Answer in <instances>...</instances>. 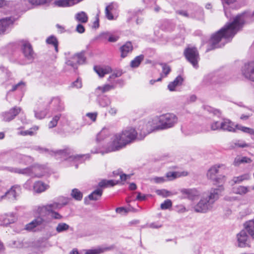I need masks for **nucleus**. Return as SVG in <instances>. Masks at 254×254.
<instances>
[{
  "mask_svg": "<svg viewBox=\"0 0 254 254\" xmlns=\"http://www.w3.org/2000/svg\"><path fill=\"white\" fill-rule=\"evenodd\" d=\"M250 16L248 13L238 15L232 22L227 23L224 27L213 34L209 42L210 48L207 49L206 52L224 46L229 41L228 39L232 38L243 25L249 21Z\"/></svg>",
  "mask_w": 254,
  "mask_h": 254,
  "instance_id": "1",
  "label": "nucleus"
},
{
  "mask_svg": "<svg viewBox=\"0 0 254 254\" xmlns=\"http://www.w3.org/2000/svg\"><path fill=\"white\" fill-rule=\"evenodd\" d=\"M149 132V131H146L143 128L141 129V133L139 134H138L135 130L132 128L123 130L122 133H117L114 136L112 142L107 148L106 152L108 153L118 150L135 139L141 140Z\"/></svg>",
  "mask_w": 254,
  "mask_h": 254,
  "instance_id": "2",
  "label": "nucleus"
},
{
  "mask_svg": "<svg viewBox=\"0 0 254 254\" xmlns=\"http://www.w3.org/2000/svg\"><path fill=\"white\" fill-rule=\"evenodd\" d=\"M224 190L222 185L218 188H212L207 192L203 194L200 200L194 206V210L196 212L206 213L212 210L215 202L221 195Z\"/></svg>",
  "mask_w": 254,
  "mask_h": 254,
  "instance_id": "3",
  "label": "nucleus"
},
{
  "mask_svg": "<svg viewBox=\"0 0 254 254\" xmlns=\"http://www.w3.org/2000/svg\"><path fill=\"white\" fill-rule=\"evenodd\" d=\"M178 117L174 114L167 113L154 117L147 126L152 127L151 130L154 129H166L173 127L178 122Z\"/></svg>",
  "mask_w": 254,
  "mask_h": 254,
  "instance_id": "4",
  "label": "nucleus"
},
{
  "mask_svg": "<svg viewBox=\"0 0 254 254\" xmlns=\"http://www.w3.org/2000/svg\"><path fill=\"white\" fill-rule=\"evenodd\" d=\"M184 55L188 60L194 67H197V62L199 59V54L196 48H188L184 51Z\"/></svg>",
  "mask_w": 254,
  "mask_h": 254,
  "instance_id": "5",
  "label": "nucleus"
},
{
  "mask_svg": "<svg viewBox=\"0 0 254 254\" xmlns=\"http://www.w3.org/2000/svg\"><path fill=\"white\" fill-rule=\"evenodd\" d=\"M241 72L245 78L254 82V61L245 63L242 67Z\"/></svg>",
  "mask_w": 254,
  "mask_h": 254,
  "instance_id": "6",
  "label": "nucleus"
},
{
  "mask_svg": "<svg viewBox=\"0 0 254 254\" xmlns=\"http://www.w3.org/2000/svg\"><path fill=\"white\" fill-rule=\"evenodd\" d=\"M84 52L75 54L70 59L67 60L66 64L71 66L74 69L77 68V64H82L85 61Z\"/></svg>",
  "mask_w": 254,
  "mask_h": 254,
  "instance_id": "7",
  "label": "nucleus"
},
{
  "mask_svg": "<svg viewBox=\"0 0 254 254\" xmlns=\"http://www.w3.org/2000/svg\"><path fill=\"white\" fill-rule=\"evenodd\" d=\"M21 192V189L19 185H14L12 186L9 190L7 191L4 195L1 196V199H3L7 197L9 199L16 200Z\"/></svg>",
  "mask_w": 254,
  "mask_h": 254,
  "instance_id": "8",
  "label": "nucleus"
},
{
  "mask_svg": "<svg viewBox=\"0 0 254 254\" xmlns=\"http://www.w3.org/2000/svg\"><path fill=\"white\" fill-rule=\"evenodd\" d=\"M21 109L20 107H14L10 109L8 111L2 113L1 117L4 122H10L20 112Z\"/></svg>",
  "mask_w": 254,
  "mask_h": 254,
  "instance_id": "9",
  "label": "nucleus"
},
{
  "mask_svg": "<svg viewBox=\"0 0 254 254\" xmlns=\"http://www.w3.org/2000/svg\"><path fill=\"white\" fill-rule=\"evenodd\" d=\"M15 19L13 17H6L0 19V34H3L10 29Z\"/></svg>",
  "mask_w": 254,
  "mask_h": 254,
  "instance_id": "10",
  "label": "nucleus"
},
{
  "mask_svg": "<svg viewBox=\"0 0 254 254\" xmlns=\"http://www.w3.org/2000/svg\"><path fill=\"white\" fill-rule=\"evenodd\" d=\"M22 52L26 59L32 62L34 59V52L31 44L27 41H23L22 45Z\"/></svg>",
  "mask_w": 254,
  "mask_h": 254,
  "instance_id": "11",
  "label": "nucleus"
},
{
  "mask_svg": "<svg viewBox=\"0 0 254 254\" xmlns=\"http://www.w3.org/2000/svg\"><path fill=\"white\" fill-rule=\"evenodd\" d=\"M16 220V217L13 213L4 214L0 216V225L6 226Z\"/></svg>",
  "mask_w": 254,
  "mask_h": 254,
  "instance_id": "12",
  "label": "nucleus"
},
{
  "mask_svg": "<svg viewBox=\"0 0 254 254\" xmlns=\"http://www.w3.org/2000/svg\"><path fill=\"white\" fill-rule=\"evenodd\" d=\"M180 191L184 195V198H187L191 200H194L199 195V192L194 188L183 189Z\"/></svg>",
  "mask_w": 254,
  "mask_h": 254,
  "instance_id": "13",
  "label": "nucleus"
},
{
  "mask_svg": "<svg viewBox=\"0 0 254 254\" xmlns=\"http://www.w3.org/2000/svg\"><path fill=\"white\" fill-rule=\"evenodd\" d=\"M40 167H32L30 166L29 167H27L24 169H20L19 171V174L25 175L29 176H31L32 177H42V174H36V169Z\"/></svg>",
  "mask_w": 254,
  "mask_h": 254,
  "instance_id": "14",
  "label": "nucleus"
},
{
  "mask_svg": "<svg viewBox=\"0 0 254 254\" xmlns=\"http://www.w3.org/2000/svg\"><path fill=\"white\" fill-rule=\"evenodd\" d=\"M238 246L241 248H244L248 246V236L245 230H242L237 235Z\"/></svg>",
  "mask_w": 254,
  "mask_h": 254,
  "instance_id": "15",
  "label": "nucleus"
},
{
  "mask_svg": "<svg viewBox=\"0 0 254 254\" xmlns=\"http://www.w3.org/2000/svg\"><path fill=\"white\" fill-rule=\"evenodd\" d=\"M133 50V46L130 42H126L120 48L121 53V57L122 58L126 57L128 54L130 53Z\"/></svg>",
  "mask_w": 254,
  "mask_h": 254,
  "instance_id": "16",
  "label": "nucleus"
},
{
  "mask_svg": "<svg viewBox=\"0 0 254 254\" xmlns=\"http://www.w3.org/2000/svg\"><path fill=\"white\" fill-rule=\"evenodd\" d=\"M221 129L230 132H235L236 127L234 124L228 119H224L221 122Z\"/></svg>",
  "mask_w": 254,
  "mask_h": 254,
  "instance_id": "17",
  "label": "nucleus"
},
{
  "mask_svg": "<svg viewBox=\"0 0 254 254\" xmlns=\"http://www.w3.org/2000/svg\"><path fill=\"white\" fill-rule=\"evenodd\" d=\"M224 165H215L212 166L207 171V177L212 180L216 177V174L219 173V168L224 167Z\"/></svg>",
  "mask_w": 254,
  "mask_h": 254,
  "instance_id": "18",
  "label": "nucleus"
},
{
  "mask_svg": "<svg viewBox=\"0 0 254 254\" xmlns=\"http://www.w3.org/2000/svg\"><path fill=\"white\" fill-rule=\"evenodd\" d=\"M184 79L183 77L179 75L175 79L169 83L168 85V88L170 91H173L175 90V88L179 85H181L183 82Z\"/></svg>",
  "mask_w": 254,
  "mask_h": 254,
  "instance_id": "19",
  "label": "nucleus"
},
{
  "mask_svg": "<svg viewBox=\"0 0 254 254\" xmlns=\"http://www.w3.org/2000/svg\"><path fill=\"white\" fill-rule=\"evenodd\" d=\"M94 69L100 77H103L105 74L110 73L112 71V69L110 66L102 67L95 66Z\"/></svg>",
  "mask_w": 254,
  "mask_h": 254,
  "instance_id": "20",
  "label": "nucleus"
},
{
  "mask_svg": "<svg viewBox=\"0 0 254 254\" xmlns=\"http://www.w3.org/2000/svg\"><path fill=\"white\" fill-rule=\"evenodd\" d=\"M250 190V188L249 187H245L243 186H239L234 187L233 188V192L238 194L245 195Z\"/></svg>",
  "mask_w": 254,
  "mask_h": 254,
  "instance_id": "21",
  "label": "nucleus"
},
{
  "mask_svg": "<svg viewBox=\"0 0 254 254\" xmlns=\"http://www.w3.org/2000/svg\"><path fill=\"white\" fill-rule=\"evenodd\" d=\"M113 248V246H110L109 247H99L95 249L88 250L85 254H100L104 252L112 250Z\"/></svg>",
  "mask_w": 254,
  "mask_h": 254,
  "instance_id": "22",
  "label": "nucleus"
},
{
  "mask_svg": "<svg viewBox=\"0 0 254 254\" xmlns=\"http://www.w3.org/2000/svg\"><path fill=\"white\" fill-rule=\"evenodd\" d=\"M252 162L251 158L247 157L237 156L234 161L233 165L235 166H238L243 163H250Z\"/></svg>",
  "mask_w": 254,
  "mask_h": 254,
  "instance_id": "23",
  "label": "nucleus"
},
{
  "mask_svg": "<svg viewBox=\"0 0 254 254\" xmlns=\"http://www.w3.org/2000/svg\"><path fill=\"white\" fill-rule=\"evenodd\" d=\"M244 226L249 235L254 239V220H251L247 221Z\"/></svg>",
  "mask_w": 254,
  "mask_h": 254,
  "instance_id": "24",
  "label": "nucleus"
},
{
  "mask_svg": "<svg viewBox=\"0 0 254 254\" xmlns=\"http://www.w3.org/2000/svg\"><path fill=\"white\" fill-rule=\"evenodd\" d=\"M89 155L88 154L86 155H70L69 156L67 159L69 161H74L75 162H80L81 163L82 161L85 159L88 158Z\"/></svg>",
  "mask_w": 254,
  "mask_h": 254,
  "instance_id": "25",
  "label": "nucleus"
},
{
  "mask_svg": "<svg viewBox=\"0 0 254 254\" xmlns=\"http://www.w3.org/2000/svg\"><path fill=\"white\" fill-rule=\"evenodd\" d=\"M48 186L42 182L38 181L35 183L33 189L34 191L38 193L42 192L45 191L48 188Z\"/></svg>",
  "mask_w": 254,
  "mask_h": 254,
  "instance_id": "26",
  "label": "nucleus"
},
{
  "mask_svg": "<svg viewBox=\"0 0 254 254\" xmlns=\"http://www.w3.org/2000/svg\"><path fill=\"white\" fill-rule=\"evenodd\" d=\"M103 190L97 189L88 195V198L91 200H97L100 198L102 195Z\"/></svg>",
  "mask_w": 254,
  "mask_h": 254,
  "instance_id": "27",
  "label": "nucleus"
},
{
  "mask_svg": "<svg viewBox=\"0 0 254 254\" xmlns=\"http://www.w3.org/2000/svg\"><path fill=\"white\" fill-rule=\"evenodd\" d=\"M70 227L66 223L61 222L58 224L56 227V231L59 233L67 231Z\"/></svg>",
  "mask_w": 254,
  "mask_h": 254,
  "instance_id": "28",
  "label": "nucleus"
},
{
  "mask_svg": "<svg viewBox=\"0 0 254 254\" xmlns=\"http://www.w3.org/2000/svg\"><path fill=\"white\" fill-rule=\"evenodd\" d=\"M76 19L81 23H86L88 21V16L84 11H81L75 15Z\"/></svg>",
  "mask_w": 254,
  "mask_h": 254,
  "instance_id": "29",
  "label": "nucleus"
},
{
  "mask_svg": "<svg viewBox=\"0 0 254 254\" xmlns=\"http://www.w3.org/2000/svg\"><path fill=\"white\" fill-rule=\"evenodd\" d=\"M250 145L246 143L245 141L241 140H237L235 142H233L230 146V148L231 149H234L236 147L245 148L248 147Z\"/></svg>",
  "mask_w": 254,
  "mask_h": 254,
  "instance_id": "30",
  "label": "nucleus"
},
{
  "mask_svg": "<svg viewBox=\"0 0 254 254\" xmlns=\"http://www.w3.org/2000/svg\"><path fill=\"white\" fill-rule=\"evenodd\" d=\"M236 0H222L225 14L227 18L230 17L231 16V14L229 13L227 10L228 6L230 4L233 3Z\"/></svg>",
  "mask_w": 254,
  "mask_h": 254,
  "instance_id": "31",
  "label": "nucleus"
},
{
  "mask_svg": "<svg viewBox=\"0 0 254 254\" xmlns=\"http://www.w3.org/2000/svg\"><path fill=\"white\" fill-rule=\"evenodd\" d=\"M250 178V175L248 174H245L238 177H234L232 179V182L234 184H240L245 180H248Z\"/></svg>",
  "mask_w": 254,
  "mask_h": 254,
  "instance_id": "32",
  "label": "nucleus"
},
{
  "mask_svg": "<svg viewBox=\"0 0 254 254\" xmlns=\"http://www.w3.org/2000/svg\"><path fill=\"white\" fill-rule=\"evenodd\" d=\"M46 42L48 44L53 45L56 52H58V41L55 36H51L48 37L46 40Z\"/></svg>",
  "mask_w": 254,
  "mask_h": 254,
  "instance_id": "33",
  "label": "nucleus"
},
{
  "mask_svg": "<svg viewBox=\"0 0 254 254\" xmlns=\"http://www.w3.org/2000/svg\"><path fill=\"white\" fill-rule=\"evenodd\" d=\"M98 102L100 106L102 107H108L111 103V99L106 96L100 98Z\"/></svg>",
  "mask_w": 254,
  "mask_h": 254,
  "instance_id": "34",
  "label": "nucleus"
},
{
  "mask_svg": "<svg viewBox=\"0 0 254 254\" xmlns=\"http://www.w3.org/2000/svg\"><path fill=\"white\" fill-rule=\"evenodd\" d=\"M118 183V182L115 183L113 180H102L101 181L98 185L100 188H107L108 187H112Z\"/></svg>",
  "mask_w": 254,
  "mask_h": 254,
  "instance_id": "35",
  "label": "nucleus"
},
{
  "mask_svg": "<svg viewBox=\"0 0 254 254\" xmlns=\"http://www.w3.org/2000/svg\"><path fill=\"white\" fill-rule=\"evenodd\" d=\"M71 195L76 200H81L83 197L82 193L78 189H74L72 190Z\"/></svg>",
  "mask_w": 254,
  "mask_h": 254,
  "instance_id": "36",
  "label": "nucleus"
},
{
  "mask_svg": "<svg viewBox=\"0 0 254 254\" xmlns=\"http://www.w3.org/2000/svg\"><path fill=\"white\" fill-rule=\"evenodd\" d=\"M156 193L157 195L163 197H166L175 194L165 189L157 190Z\"/></svg>",
  "mask_w": 254,
  "mask_h": 254,
  "instance_id": "37",
  "label": "nucleus"
},
{
  "mask_svg": "<svg viewBox=\"0 0 254 254\" xmlns=\"http://www.w3.org/2000/svg\"><path fill=\"white\" fill-rule=\"evenodd\" d=\"M143 56L139 55L135 58L130 63V66L132 67H136L139 66L141 61L143 60Z\"/></svg>",
  "mask_w": 254,
  "mask_h": 254,
  "instance_id": "38",
  "label": "nucleus"
},
{
  "mask_svg": "<svg viewBox=\"0 0 254 254\" xmlns=\"http://www.w3.org/2000/svg\"><path fill=\"white\" fill-rule=\"evenodd\" d=\"M38 213L41 215H46L50 213L49 209L47 205L39 206L37 209Z\"/></svg>",
  "mask_w": 254,
  "mask_h": 254,
  "instance_id": "39",
  "label": "nucleus"
},
{
  "mask_svg": "<svg viewBox=\"0 0 254 254\" xmlns=\"http://www.w3.org/2000/svg\"><path fill=\"white\" fill-rule=\"evenodd\" d=\"M235 127H236V129L237 128L239 130H242V131H243L244 132L248 133L250 134L254 135V129H253L252 128L239 126V125H236L235 126Z\"/></svg>",
  "mask_w": 254,
  "mask_h": 254,
  "instance_id": "40",
  "label": "nucleus"
},
{
  "mask_svg": "<svg viewBox=\"0 0 254 254\" xmlns=\"http://www.w3.org/2000/svg\"><path fill=\"white\" fill-rule=\"evenodd\" d=\"M47 112L46 110L40 111L35 110V117L37 119H43L46 116Z\"/></svg>",
  "mask_w": 254,
  "mask_h": 254,
  "instance_id": "41",
  "label": "nucleus"
},
{
  "mask_svg": "<svg viewBox=\"0 0 254 254\" xmlns=\"http://www.w3.org/2000/svg\"><path fill=\"white\" fill-rule=\"evenodd\" d=\"M113 5L112 4H110L107 6L105 8L106 16L109 20H112L114 18L113 14L111 13V11L113 9Z\"/></svg>",
  "mask_w": 254,
  "mask_h": 254,
  "instance_id": "42",
  "label": "nucleus"
},
{
  "mask_svg": "<svg viewBox=\"0 0 254 254\" xmlns=\"http://www.w3.org/2000/svg\"><path fill=\"white\" fill-rule=\"evenodd\" d=\"M212 181L215 185L222 184L225 181V176L219 175L215 177V178L212 179Z\"/></svg>",
  "mask_w": 254,
  "mask_h": 254,
  "instance_id": "43",
  "label": "nucleus"
},
{
  "mask_svg": "<svg viewBox=\"0 0 254 254\" xmlns=\"http://www.w3.org/2000/svg\"><path fill=\"white\" fill-rule=\"evenodd\" d=\"M162 66V73L163 76L166 77L171 71V67L166 64H161Z\"/></svg>",
  "mask_w": 254,
  "mask_h": 254,
  "instance_id": "44",
  "label": "nucleus"
},
{
  "mask_svg": "<svg viewBox=\"0 0 254 254\" xmlns=\"http://www.w3.org/2000/svg\"><path fill=\"white\" fill-rule=\"evenodd\" d=\"M49 209L50 212L54 211L55 209L62 208L63 205L58 202H54L53 203L47 204Z\"/></svg>",
  "mask_w": 254,
  "mask_h": 254,
  "instance_id": "45",
  "label": "nucleus"
},
{
  "mask_svg": "<svg viewBox=\"0 0 254 254\" xmlns=\"http://www.w3.org/2000/svg\"><path fill=\"white\" fill-rule=\"evenodd\" d=\"M166 178L167 181H171L175 179L178 177V172H170L166 174Z\"/></svg>",
  "mask_w": 254,
  "mask_h": 254,
  "instance_id": "46",
  "label": "nucleus"
},
{
  "mask_svg": "<svg viewBox=\"0 0 254 254\" xmlns=\"http://www.w3.org/2000/svg\"><path fill=\"white\" fill-rule=\"evenodd\" d=\"M52 0H28L33 5H41L50 2Z\"/></svg>",
  "mask_w": 254,
  "mask_h": 254,
  "instance_id": "47",
  "label": "nucleus"
},
{
  "mask_svg": "<svg viewBox=\"0 0 254 254\" xmlns=\"http://www.w3.org/2000/svg\"><path fill=\"white\" fill-rule=\"evenodd\" d=\"M172 206V202L170 199H167L161 204L160 207L162 209H167L171 207Z\"/></svg>",
  "mask_w": 254,
  "mask_h": 254,
  "instance_id": "48",
  "label": "nucleus"
},
{
  "mask_svg": "<svg viewBox=\"0 0 254 254\" xmlns=\"http://www.w3.org/2000/svg\"><path fill=\"white\" fill-rule=\"evenodd\" d=\"M221 122L214 121L210 124V128L212 130L221 129Z\"/></svg>",
  "mask_w": 254,
  "mask_h": 254,
  "instance_id": "49",
  "label": "nucleus"
},
{
  "mask_svg": "<svg viewBox=\"0 0 254 254\" xmlns=\"http://www.w3.org/2000/svg\"><path fill=\"white\" fill-rule=\"evenodd\" d=\"M151 181L156 183L161 184L167 181L166 177H155L151 179Z\"/></svg>",
  "mask_w": 254,
  "mask_h": 254,
  "instance_id": "50",
  "label": "nucleus"
},
{
  "mask_svg": "<svg viewBox=\"0 0 254 254\" xmlns=\"http://www.w3.org/2000/svg\"><path fill=\"white\" fill-rule=\"evenodd\" d=\"M55 5L60 7L69 6L67 0H59L55 1Z\"/></svg>",
  "mask_w": 254,
  "mask_h": 254,
  "instance_id": "51",
  "label": "nucleus"
},
{
  "mask_svg": "<svg viewBox=\"0 0 254 254\" xmlns=\"http://www.w3.org/2000/svg\"><path fill=\"white\" fill-rule=\"evenodd\" d=\"M115 88V86L109 84H106L103 87H98V89L101 90L102 93L110 91Z\"/></svg>",
  "mask_w": 254,
  "mask_h": 254,
  "instance_id": "52",
  "label": "nucleus"
},
{
  "mask_svg": "<svg viewBox=\"0 0 254 254\" xmlns=\"http://www.w3.org/2000/svg\"><path fill=\"white\" fill-rule=\"evenodd\" d=\"M32 222L34 223V225L37 227L43 225L44 222V219L41 217H37L34 219Z\"/></svg>",
  "mask_w": 254,
  "mask_h": 254,
  "instance_id": "53",
  "label": "nucleus"
},
{
  "mask_svg": "<svg viewBox=\"0 0 254 254\" xmlns=\"http://www.w3.org/2000/svg\"><path fill=\"white\" fill-rule=\"evenodd\" d=\"M25 83L21 81L18 83L17 84L13 85L11 89L10 90V91L13 92L18 88H22L23 87L25 86Z\"/></svg>",
  "mask_w": 254,
  "mask_h": 254,
  "instance_id": "54",
  "label": "nucleus"
},
{
  "mask_svg": "<svg viewBox=\"0 0 254 254\" xmlns=\"http://www.w3.org/2000/svg\"><path fill=\"white\" fill-rule=\"evenodd\" d=\"M50 213L51 214V217L53 219L60 220L63 218L62 215L55 211L50 212Z\"/></svg>",
  "mask_w": 254,
  "mask_h": 254,
  "instance_id": "55",
  "label": "nucleus"
},
{
  "mask_svg": "<svg viewBox=\"0 0 254 254\" xmlns=\"http://www.w3.org/2000/svg\"><path fill=\"white\" fill-rule=\"evenodd\" d=\"M36 227L34 225V223L31 221L29 223L27 224L25 226V229L30 231H35V229Z\"/></svg>",
  "mask_w": 254,
  "mask_h": 254,
  "instance_id": "56",
  "label": "nucleus"
},
{
  "mask_svg": "<svg viewBox=\"0 0 254 254\" xmlns=\"http://www.w3.org/2000/svg\"><path fill=\"white\" fill-rule=\"evenodd\" d=\"M105 131L102 130L100 132H99L97 135L96 138V140L97 142H99L103 139V137L105 136Z\"/></svg>",
  "mask_w": 254,
  "mask_h": 254,
  "instance_id": "57",
  "label": "nucleus"
},
{
  "mask_svg": "<svg viewBox=\"0 0 254 254\" xmlns=\"http://www.w3.org/2000/svg\"><path fill=\"white\" fill-rule=\"evenodd\" d=\"M4 169H5V170H7L8 171L11 172V173L19 174L18 170H19V168H18L6 167L4 168Z\"/></svg>",
  "mask_w": 254,
  "mask_h": 254,
  "instance_id": "58",
  "label": "nucleus"
},
{
  "mask_svg": "<svg viewBox=\"0 0 254 254\" xmlns=\"http://www.w3.org/2000/svg\"><path fill=\"white\" fill-rule=\"evenodd\" d=\"M71 150L69 148H66L64 150H60L57 151V153L60 154H65V155H69L71 154Z\"/></svg>",
  "mask_w": 254,
  "mask_h": 254,
  "instance_id": "59",
  "label": "nucleus"
},
{
  "mask_svg": "<svg viewBox=\"0 0 254 254\" xmlns=\"http://www.w3.org/2000/svg\"><path fill=\"white\" fill-rule=\"evenodd\" d=\"M76 31L79 33H83L85 31V29L82 25L79 24L76 26Z\"/></svg>",
  "mask_w": 254,
  "mask_h": 254,
  "instance_id": "60",
  "label": "nucleus"
},
{
  "mask_svg": "<svg viewBox=\"0 0 254 254\" xmlns=\"http://www.w3.org/2000/svg\"><path fill=\"white\" fill-rule=\"evenodd\" d=\"M72 86L77 88H80L82 86V83L81 80L77 79L74 82L72 83Z\"/></svg>",
  "mask_w": 254,
  "mask_h": 254,
  "instance_id": "61",
  "label": "nucleus"
},
{
  "mask_svg": "<svg viewBox=\"0 0 254 254\" xmlns=\"http://www.w3.org/2000/svg\"><path fill=\"white\" fill-rule=\"evenodd\" d=\"M97 114L96 113H89L86 114V116L89 117L92 121H95L96 119Z\"/></svg>",
  "mask_w": 254,
  "mask_h": 254,
  "instance_id": "62",
  "label": "nucleus"
},
{
  "mask_svg": "<svg viewBox=\"0 0 254 254\" xmlns=\"http://www.w3.org/2000/svg\"><path fill=\"white\" fill-rule=\"evenodd\" d=\"M40 167L39 168H38L36 169V174H42V176L43 175V170L44 169V167L40 165H35V166H32V167Z\"/></svg>",
  "mask_w": 254,
  "mask_h": 254,
  "instance_id": "63",
  "label": "nucleus"
},
{
  "mask_svg": "<svg viewBox=\"0 0 254 254\" xmlns=\"http://www.w3.org/2000/svg\"><path fill=\"white\" fill-rule=\"evenodd\" d=\"M121 75V73H114L112 74V75H111L109 76V77L108 78V80L110 81L111 79H115L116 77H119Z\"/></svg>",
  "mask_w": 254,
  "mask_h": 254,
  "instance_id": "64",
  "label": "nucleus"
}]
</instances>
